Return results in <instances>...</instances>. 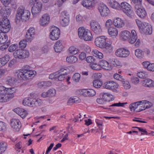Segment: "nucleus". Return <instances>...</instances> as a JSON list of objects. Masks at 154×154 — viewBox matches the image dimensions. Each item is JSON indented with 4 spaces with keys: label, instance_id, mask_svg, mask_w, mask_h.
I'll return each mask as SVG.
<instances>
[{
    "label": "nucleus",
    "instance_id": "nucleus-45",
    "mask_svg": "<svg viewBox=\"0 0 154 154\" xmlns=\"http://www.w3.org/2000/svg\"><path fill=\"white\" fill-rule=\"evenodd\" d=\"M137 75L140 78L145 79L147 77V74L145 72H141L137 73Z\"/></svg>",
    "mask_w": 154,
    "mask_h": 154
},
{
    "label": "nucleus",
    "instance_id": "nucleus-26",
    "mask_svg": "<svg viewBox=\"0 0 154 154\" xmlns=\"http://www.w3.org/2000/svg\"><path fill=\"white\" fill-rule=\"evenodd\" d=\"M108 32L109 35L112 37H116L118 34V32L117 29L114 27H110L108 29Z\"/></svg>",
    "mask_w": 154,
    "mask_h": 154
},
{
    "label": "nucleus",
    "instance_id": "nucleus-55",
    "mask_svg": "<svg viewBox=\"0 0 154 154\" xmlns=\"http://www.w3.org/2000/svg\"><path fill=\"white\" fill-rule=\"evenodd\" d=\"M10 44V41H9L7 42L6 43L2 44V45L1 46V50H4L7 48Z\"/></svg>",
    "mask_w": 154,
    "mask_h": 154
},
{
    "label": "nucleus",
    "instance_id": "nucleus-7",
    "mask_svg": "<svg viewBox=\"0 0 154 154\" xmlns=\"http://www.w3.org/2000/svg\"><path fill=\"white\" fill-rule=\"evenodd\" d=\"M1 32L3 33L8 32L11 28L10 22L6 17H1Z\"/></svg>",
    "mask_w": 154,
    "mask_h": 154
},
{
    "label": "nucleus",
    "instance_id": "nucleus-30",
    "mask_svg": "<svg viewBox=\"0 0 154 154\" xmlns=\"http://www.w3.org/2000/svg\"><path fill=\"white\" fill-rule=\"evenodd\" d=\"M109 3L112 8L119 10L121 4H119L116 1L113 0H110L109 2Z\"/></svg>",
    "mask_w": 154,
    "mask_h": 154
},
{
    "label": "nucleus",
    "instance_id": "nucleus-15",
    "mask_svg": "<svg viewBox=\"0 0 154 154\" xmlns=\"http://www.w3.org/2000/svg\"><path fill=\"white\" fill-rule=\"evenodd\" d=\"M135 8L137 14L140 17L143 18L146 16V11L141 6V5L139 6H135Z\"/></svg>",
    "mask_w": 154,
    "mask_h": 154
},
{
    "label": "nucleus",
    "instance_id": "nucleus-63",
    "mask_svg": "<svg viewBox=\"0 0 154 154\" xmlns=\"http://www.w3.org/2000/svg\"><path fill=\"white\" fill-rule=\"evenodd\" d=\"M63 16V18H69V15L68 13V12H67L66 11H64L62 12V13L61 14V16L60 17Z\"/></svg>",
    "mask_w": 154,
    "mask_h": 154
},
{
    "label": "nucleus",
    "instance_id": "nucleus-62",
    "mask_svg": "<svg viewBox=\"0 0 154 154\" xmlns=\"http://www.w3.org/2000/svg\"><path fill=\"white\" fill-rule=\"evenodd\" d=\"M11 0H1V2L5 7H7L10 3Z\"/></svg>",
    "mask_w": 154,
    "mask_h": 154
},
{
    "label": "nucleus",
    "instance_id": "nucleus-32",
    "mask_svg": "<svg viewBox=\"0 0 154 154\" xmlns=\"http://www.w3.org/2000/svg\"><path fill=\"white\" fill-rule=\"evenodd\" d=\"M80 102V99L77 97L75 96L69 98L68 101V105L74 103H78Z\"/></svg>",
    "mask_w": 154,
    "mask_h": 154
},
{
    "label": "nucleus",
    "instance_id": "nucleus-22",
    "mask_svg": "<svg viewBox=\"0 0 154 154\" xmlns=\"http://www.w3.org/2000/svg\"><path fill=\"white\" fill-rule=\"evenodd\" d=\"M100 96L101 97H102L103 100H105L106 102L107 101H108V102H110L114 100L113 96L109 93H102L100 94Z\"/></svg>",
    "mask_w": 154,
    "mask_h": 154
},
{
    "label": "nucleus",
    "instance_id": "nucleus-53",
    "mask_svg": "<svg viewBox=\"0 0 154 154\" xmlns=\"http://www.w3.org/2000/svg\"><path fill=\"white\" fill-rule=\"evenodd\" d=\"M86 1L88 3L87 6L91 8L93 6L96 2V0H86Z\"/></svg>",
    "mask_w": 154,
    "mask_h": 154
},
{
    "label": "nucleus",
    "instance_id": "nucleus-21",
    "mask_svg": "<svg viewBox=\"0 0 154 154\" xmlns=\"http://www.w3.org/2000/svg\"><path fill=\"white\" fill-rule=\"evenodd\" d=\"M145 101H140L133 103H131L129 105V108L131 111L137 112L136 109L138 108L140 105H142L143 103H144Z\"/></svg>",
    "mask_w": 154,
    "mask_h": 154
},
{
    "label": "nucleus",
    "instance_id": "nucleus-38",
    "mask_svg": "<svg viewBox=\"0 0 154 154\" xmlns=\"http://www.w3.org/2000/svg\"><path fill=\"white\" fill-rule=\"evenodd\" d=\"M146 87H152L153 86L154 82L152 80L148 79L144 80Z\"/></svg>",
    "mask_w": 154,
    "mask_h": 154
},
{
    "label": "nucleus",
    "instance_id": "nucleus-2",
    "mask_svg": "<svg viewBox=\"0 0 154 154\" xmlns=\"http://www.w3.org/2000/svg\"><path fill=\"white\" fill-rule=\"evenodd\" d=\"M30 67L28 65L23 66L22 69L17 71L15 73V76H17L18 79L26 80L34 75V72L30 70Z\"/></svg>",
    "mask_w": 154,
    "mask_h": 154
},
{
    "label": "nucleus",
    "instance_id": "nucleus-12",
    "mask_svg": "<svg viewBox=\"0 0 154 154\" xmlns=\"http://www.w3.org/2000/svg\"><path fill=\"white\" fill-rule=\"evenodd\" d=\"M10 125L11 127L16 131H19L21 127V123L20 120L16 119H12Z\"/></svg>",
    "mask_w": 154,
    "mask_h": 154
},
{
    "label": "nucleus",
    "instance_id": "nucleus-33",
    "mask_svg": "<svg viewBox=\"0 0 154 154\" xmlns=\"http://www.w3.org/2000/svg\"><path fill=\"white\" fill-rule=\"evenodd\" d=\"M66 61L68 63H75L78 60V58L75 56H71L67 57L66 59Z\"/></svg>",
    "mask_w": 154,
    "mask_h": 154
},
{
    "label": "nucleus",
    "instance_id": "nucleus-17",
    "mask_svg": "<svg viewBox=\"0 0 154 154\" xmlns=\"http://www.w3.org/2000/svg\"><path fill=\"white\" fill-rule=\"evenodd\" d=\"M35 29L33 27H30L27 30L25 36L26 41L28 42H30L32 40L35 35Z\"/></svg>",
    "mask_w": 154,
    "mask_h": 154
},
{
    "label": "nucleus",
    "instance_id": "nucleus-50",
    "mask_svg": "<svg viewBox=\"0 0 154 154\" xmlns=\"http://www.w3.org/2000/svg\"><path fill=\"white\" fill-rule=\"evenodd\" d=\"M80 78V75L78 73H75L72 77L73 80L76 82L79 81Z\"/></svg>",
    "mask_w": 154,
    "mask_h": 154
},
{
    "label": "nucleus",
    "instance_id": "nucleus-24",
    "mask_svg": "<svg viewBox=\"0 0 154 154\" xmlns=\"http://www.w3.org/2000/svg\"><path fill=\"white\" fill-rule=\"evenodd\" d=\"M11 13V10L10 9L7 7L3 8L1 10V16L2 17H8Z\"/></svg>",
    "mask_w": 154,
    "mask_h": 154
},
{
    "label": "nucleus",
    "instance_id": "nucleus-11",
    "mask_svg": "<svg viewBox=\"0 0 154 154\" xmlns=\"http://www.w3.org/2000/svg\"><path fill=\"white\" fill-rule=\"evenodd\" d=\"M115 54L117 57H126L129 55L130 52L128 50L124 48H120L118 49L116 51Z\"/></svg>",
    "mask_w": 154,
    "mask_h": 154
},
{
    "label": "nucleus",
    "instance_id": "nucleus-42",
    "mask_svg": "<svg viewBox=\"0 0 154 154\" xmlns=\"http://www.w3.org/2000/svg\"><path fill=\"white\" fill-rule=\"evenodd\" d=\"M26 38L21 41L19 43V47L21 49L25 48L26 45V42H27Z\"/></svg>",
    "mask_w": 154,
    "mask_h": 154
},
{
    "label": "nucleus",
    "instance_id": "nucleus-1",
    "mask_svg": "<svg viewBox=\"0 0 154 154\" xmlns=\"http://www.w3.org/2000/svg\"><path fill=\"white\" fill-rule=\"evenodd\" d=\"M16 92L14 87L6 88L1 86V102H6L14 96L13 94Z\"/></svg>",
    "mask_w": 154,
    "mask_h": 154
},
{
    "label": "nucleus",
    "instance_id": "nucleus-28",
    "mask_svg": "<svg viewBox=\"0 0 154 154\" xmlns=\"http://www.w3.org/2000/svg\"><path fill=\"white\" fill-rule=\"evenodd\" d=\"M63 45L62 43L60 41H57L54 46V48L55 51L57 52H60L63 48Z\"/></svg>",
    "mask_w": 154,
    "mask_h": 154
},
{
    "label": "nucleus",
    "instance_id": "nucleus-31",
    "mask_svg": "<svg viewBox=\"0 0 154 154\" xmlns=\"http://www.w3.org/2000/svg\"><path fill=\"white\" fill-rule=\"evenodd\" d=\"M15 78L11 77H9L8 78L7 81L8 83L10 85H14L15 83L17 82V80L18 79L17 76H15ZM19 79L21 80L22 79Z\"/></svg>",
    "mask_w": 154,
    "mask_h": 154
},
{
    "label": "nucleus",
    "instance_id": "nucleus-41",
    "mask_svg": "<svg viewBox=\"0 0 154 154\" xmlns=\"http://www.w3.org/2000/svg\"><path fill=\"white\" fill-rule=\"evenodd\" d=\"M68 51L70 54L74 55L77 54L78 51L77 49L73 46L70 47Z\"/></svg>",
    "mask_w": 154,
    "mask_h": 154
},
{
    "label": "nucleus",
    "instance_id": "nucleus-60",
    "mask_svg": "<svg viewBox=\"0 0 154 154\" xmlns=\"http://www.w3.org/2000/svg\"><path fill=\"white\" fill-rule=\"evenodd\" d=\"M145 101L144 103H143V104H144L145 108H146V109H148L150 108L151 106H152V103L150 102L147 101L146 100H143Z\"/></svg>",
    "mask_w": 154,
    "mask_h": 154
},
{
    "label": "nucleus",
    "instance_id": "nucleus-14",
    "mask_svg": "<svg viewBox=\"0 0 154 154\" xmlns=\"http://www.w3.org/2000/svg\"><path fill=\"white\" fill-rule=\"evenodd\" d=\"M98 10L102 16H108L110 13V11L105 5L102 4L98 7Z\"/></svg>",
    "mask_w": 154,
    "mask_h": 154
},
{
    "label": "nucleus",
    "instance_id": "nucleus-49",
    "mask_svg": "<svg viewBox=\"0 0 154 154\" xmlns=\"http://www.w3.org/2000/svg\"><path fill=\"white\" fill-rule=\"evenodd\" d=\"M57 78L58 80L59 81H62L64 80L66 76L63 73H61L60 74H58V73H57Z\"/></svg>",
    "mask_w": 154,
    "mask_h": 154
},
{
    "label": "nucleus",
    "instance_id": "nucleus-44",
    "mask_svg": "<svg viewBox=\"0 0 154 154\" xmlns=\"http://www.w3.org/2000/svg\"><path fill=\"white\" fill-rule=\"evenodd\" d=\"M95 57L99 59H102L103 57V55L101 52L98 51L97 50H94L93 51Z\"/></svg>",
    "mask_w": 154,
    "mask_h": 154
},
{
    "label": "nucleus",
    "instance_id": "nucleus-36",
    "mask_svg": "<svg viewBox=\"0 0 154 154\" xmlns=\"http://www.w3.org/2000/svg\"><path fill=\"white\" fill-rule=\"evenodd\" d=\"M23 49L17 50L14 53L13 55L16 58L22 59Z\"/></svg>",
    "mask_w": 154,
    "mask_h": 154
},
{
    "label": "nucleus",
    "instance_id": "nucleus-20",
    "mask_svg": "<svg viewBox=\"0 0 154 154\" xmlns=\"http://www.w3.org/2000/svg\"><path fill=\"white\" fill-rule=\"evenodd\" d=\"M14 111L23 119L25 118L28 114L26 110L20 108L14 109Z\"/></svg>",
    "mask_w": 154,
    "mask_h": 154
},
{
    "label": "nucleus",
    "instance_id": "nucleus-51",
    "mask_svg": "<svg viewBox=\"0 0 154 154\" xmlns=\"http://www.w3.org/2000/svg\"><path fill=\"white\" fill-rule=\"evenodd\" d=\"M22 59H24L28 58L29 55L28 51L25 50H23Z\"/></svg>",
    "mask_w": 154,
    "mask_h": 154
},
{
    "label": "nucleus",
    "instance_id": "nucleus-58",
    "mask_svg": "<svg viewBox=\"0 0 154 154\" xmlns=\"http://www.w3.org/2000/svg\"><path fill=\"white\" fill-rule=\"evenodd\" d=\"M91 68L95 70H99L100 69V66L96 63H94L91 65Z\"/></svg>",
    "mask_w": 154,
    "mask_h": 154
},
{
    "label": "nucleus",
    "instance_id": "nucleus-54",
    "mask_svg": "<svg viewBox=\"0 0 154 154\" xmlns=\"http://www.w3.org/2000/svg\"><path fill=\"white\" fill-rule=\"evenodd\" d=\"M114 78L115 79L122 82L124 81V79L122 78V76L117 73H115L114 75Z\"/></svg>",
    "mask_w": 154,
    "mask_h": 154
},
{
    "label": "nucleus",
    "instance_id": "nucleus-61",
    "mask_svg": "<svg viewBox=\"0 0 154 154\" xmlns=\"http://www.w3.org/2000/svg\"><path fill=\"white\" fill-rule=\"evenodd\" d=\"M88 96L92 97L94 96L96 94L95 91L92 89H88Z\"/></svg>",
    "mask_w": 154,
    "mask_h": 154
},
{
    "label": "nucleus",
    "instance_id": "nucleus-56",
    "mask_svg": "<svg viewBox=\"0 0 154 154\" xmlns=\"http://www.w3.org/2000/svg\"><path fill=\"white\" fill-rule=\"evenodd\" d=\"M57 72L58 74L63 73L66 76V75L68 74V73L67 68V67L62 68L61 69L60 71H58Z\"/></svg>",
    "mask_w": 154,
    "mask_h": 154
},
{
    "label": "nucleus",
    "instance_id": "nucleus-35",
    "mask_svg": "<svg viewBox=\"0 0 154 154\" xmlns=\"http://www.w3.org/2000/svg\"><path fill=\"white\" fill-rule=\"evenodd\" d=\"M9 59L10 57L8 55H6L1 58V63L2 66L5 65L9 60Z\"/></svg>",
    "mask_w": 154,
    "mask_h": 154
},
{
    "label": "nucleus",
    "instance_id": "nucleus-29",
    "mask_svg": "<svg viewBox=\"0 0 154 154\" xmlns=\"http://www.w3.org/2000/svg\"><path fill=\"white\" fill-rule=\"evenodd\" d=\"M120 36L122 39L125 40L128 39L131 37V34L128 31H124L121 32Z\"/></svg>",
    "mask_w": 154,
    "mask_h": 154
},
{
    "label": "nucleus",
    "instance_id": "nucleus-9",
    "mask_svg": "<svg viewBox=\"0 0 154 154\" xmlns=\"http://www.w3.org/2000/svg\"><path fill=\"white\" fill-rule=\"evenodd\" d=\"M90 26L92 30L96 34H99L102 32L100 25L96 21L92 20L90 23Z\"/></svg>",
    "mask_w": 154,
    "mask_h": 154
},
{
    "label": "nucleus",
    "instance_id": "nucleus-10",
    "mask_svg": "<svg viewBox=\"0 0 154 154\" xmlns=\"http://www.w3.org/2000/svg\"><path fill=\"white\" fill-rule=\"evenodd\" d=\"M106 38H105L104 36L98 37L95 39V44L97 47L102 48L106 44Z\"/></svg>",
    "mask_w": 154,
    "mask_h": 154
},
{
    "label": "nucleus",
    "instance_id": "nucleus-48",
    "mask_svg": "<svg viewBox=\"0 0 154 154\" xmlns=\"http://www.w3.org/2000/svg\"><path fill=\"white\" fill-rule=\"evenodd\" d=\"M48 94L49 97H52L55 96L56 91L54 89H51L48 91Z\"/></svg>",
    "mask_w": 154,
    "mask_h": 154
},
{
    "label": "nucleus",
    "instance_id": "nucleus-64",
    "mask_svg": "<svg viewBox=\"0 0 154 154\" xmlns=\"http://www.w3.org/2000/svg\"><path fill=\"white\" fill-rule=\"evenodd\" d=\"M131 79L132 82L135 84H138L139 82V79L136 77H132Z\"/></svg>",
    "mask_w": 154,
    "mask_h": 154
},
{
    "label": "nucleus",
    "instance_id": "nucleus-18",
    "mask_svg": "<svg viewBox=\"0 0 154 154\" xmlns=\"http://www.w3.org/2000/svg\"><path fill=\"white\" fill-rule=\"evenodd\" d=\"M50 17L48 14H45L41 18L39 24L42 26H46L49 23Z\"/></svg>",
    "mask_w": 154,
    "mask_h": 154
},
{
    "label": "nucleus",
    "instance_id": "nucleus-46",
    "mask_svg": "<svg viewBox=\"0 0 154 154\" xmlns=\"http://www.w3.org/2000/svg\"><path fill=\"white\" fill-rule=\"evenodd\" d=\"M1 131L4 133L6 132L7 129L6 124L4 122L1 121Z\"/></svg>",
    "mask_w": 154,
    "mask_h": 154
},
{
    "label": "nucleus",
    "instance_id": "nucleus-25",
    "mask_svg": "<svg viewBox=\"0 0 154 154\" xmlns=\"http://www.w3.org/2000/svg\"><path fill=\"white\" fill-rule=\"evenodd\" d=\"M104 47H103V51L106 53H111L112 52L113 47L112 45L106 43Z\"/></svg>",
    "mask_w": 154,
    "mask_h": 154
},
{
    "label": "nucleus",
    "instance_id": "nucleus-3",
    "mask_svg": "<svg viewBox=\"0 0 154 154\" xmlns=\"http://www.w3.org/2000/svg\"><path fill=\"white\" fill-rule=\"evenodd\" d=\"M30 15L29 11L25 10L24 7H20L17 11L15 21L16 23L19 22L20 20L23 21H26L29 19Z\"/></svg>",
    "mask_w": 154,
    "mask_h": 154
},
{
    "label": "nucleus",
    "instance_id": "nucleus-23",
    "mask_svg": "<svg viewBox=\"0 0 154 154\" xmlns=\"http://www.w3.org/2000/svg\"><path fill=\"white\" fill-rule=\"evenodd\" d=\"M99 64L101 67L104 69L109 70L111 69V66L109 65L108 62L105 60H101L99 62Z\"/></svg>",
    "mask_w": 154,
    "mask_h": 154
},
{
    "label": "nucleus",
    "instance_id": "nucleus-6",
    "mask_svg": "<svg viewBox=\"0 0 154 154\" xmlns=\"http://www.w3.org/2000/svg\"><path fill=\"white\" fill-rule=\"evenodd\" d=\"M23 103L24 105H27L33 107L41 105L42 103V101L40 99L26 98L23 100Z\"/></svg>",
    "mask_w": 154,
    "mask_h": 154
},
{
    "label": "nucleus",
    "instance_id": "nucleus-27",
    "mask_svg": "<svg viewBox=\"0 0 154 154\" xmlns=\"http://www.w3.org/2000/svg\"><path fill=\"white\" fill-rule=\"evenodd\" d=\"M114 25L120 28L122 27L124 25V23L122 19L119 18H117L114 21Z\"/></svg>",
    "mask_w": 154,
    "mask_h": 154
},
{
    "label": "nucleus",
    "instance_id": "nucleus-59",
    "mask_svg": "<svg viewBox=\"0 0 154 154\" xmlns=\"http://www.w3.org/2000/svg\"><path fill=\"white\" fill-rule=\"evenodd\" d=\"M95 59L94 57L90 56L87 57L86 58V61L89 63L94 62Z\"/></svg>",
    "mask_w": 154,
    "mask_h": 154
},
{
    "label": "nucleus",
    "instance_id": "nucleus-57",
    "mask_svg": "<svg viewBox=\"0 0 154 154\" xmlns=\"http://www.w3.org/2000/svg\"><path fill=\"white\" fill-rule=\"evenodd\" d=\"M17 47V44H13L11 45L9 48V51L10 52H12L15 51Z\"/></svg>",
    "mask_w": 154,
    "mask_h": 154
},
{
    "label": "nucleus",
    "instance_id": "nucleus-5",
    "mask_svg": "<svg viewBox=\"0 0 154 154\" xmlns=\"http://www.w3.org/2000/svg\"><path fill=\"white\" fill-rule=\"evenodd\" d=\"M119 10L122 11L128 17L132 18L134 16V13L131 9V6L126 2H122Z\"/></svg>",
    "mask_w": 154,
    "mask_h": 154
},
{
    "label": "nucleus",
    "instance_id": "nucleus-4",
    "mask_svg": "<svg viewBox=\"0 0 154 154\" xmlns=\"http://www.w3.org/2000/svg\"><path fill=\"white\" fill-rule=\"evenodd\" d=\"M78 35L80 38L85 41H91L92 35L90 31L85 29L83 27H81L78 29Z\"/></svg>",
    "mask_w": 154,
    "mask_h": 154
},
{
    "label": "nucleus",
    "instance_id": "nucleus-34",
    "mask_svg": "<svg viewBox=\"0 0 154 154\" xmlns=\"http://www.w3.org/2000/svg\"><path fill=\"white\" fill-rule=\"evenodd\" d=\"M93 84L94 87L96 88H99L102 85L103 82L100 79H97L93 81Z\"/></svg>",
    "mask_w": 154,
    "mask_h": 154
},
{
    "label": "nucleus",
    "instance_id": "nucleus-39",
    "mask_svg": "<svg viewBox=\"0 0 154 154\" xmlns=\"http://www.w3.org/2000/svg\"><path fill=\"white\" fill-rule=\"evenodd\" d=\"M7 144L5 142H1V154L4 153L7 147Z\"/></svg>",
    "mask_w": 154,
    "mask_h": 154
},
{
    "label": "nucleus",
    "instance_id": "nucleus-47",
    "mask_svg": "<svg viewBox=\"0 0 154 154\" xmlns=\"http://www.w3.org/2000/svg\"><path fill=\"white\" fill-rule=\"evenodd\" d=\"M51 83L49 82H41L38 83L37 84L38 87L40 88H44L47 84L51 85Z\"/></svg>",
    "mask_w": 154,
    "mask_h": 154
},
{
    "label": "nucleus",
    "instance_id": "nucleus-19",
    "mask_svg": "<svg viewBox=\"0 0 154 154\" xmlns=\"http://www.w3.org/2000/svg\"><path fill=\"white\" fill-rule=\"evenodd\" d=\"M104 87L106 89L115 90L118 87V85L115 82L109 81L104 83Z\"/></svg>",
    "mask_w": 154,
    "mask_h": 154
},
{
    "label": "nucleus",
    "instance_id": "nucleus-13",
    "mask_svg": "<svg viewBox=\"0 0 154 154\" xmlns=\"http://www.w3.org/2000/svg\"><path fill=\"white\" fill-rule=\"evenodd\" d=\"M36 4H34L32 9V13L33 15H34L39 13L41 11L42 6V3L41 2H36Z\"/></svg>",
    "mask_w": 154,
    "mask_h": 154
},
{
    "label": "nucleus",
    "instance_id": "nucleus-37",
    "mask_svg": "<svg viewBox=\"0 0 154 154\" xmlns=\"http://www.w3.org/2000/svg\"><path fill=\"white\" fill-rule=\"evenodd\" d=\"M63 17L62 16L60 17V19L61 20L60 23L63 26H65L68 25L69 23V18H63Z\"/></svg>",
    "mask_w": 154,
    "mask_h": 154
},
{
    "label": "nucleus",
    "instance_id": "nucleus-40",
    "mask_svg": "<svg viewBox=\"0 0 154 154\" xmlns=\"http://www.w3.org/2000/svg\"><path fill=\"white\" fill-rule=\"evenodd\" d=\"M3 33L2 35H1V45L6 43L8 39V36L5 33Z\"/></svg>",
    "mask_w": 154,
    "mask_h": 154
},
{
    "label": "nucleus",
    "instance_id": "nucleus-8",
    "mask_svg": "<svg viewBox=\"0 0 154 154\" xmlns=\"http://www.w3.org/2000/svg\"><path fill=\"white\" fill-rule=\"evenodd\" d=\"M50 37L52 40H57L60 34V30L57 27L54 26L51 27Z\"/></svg>",
    "mask_w": 154,
    "mask_h": 154
},
{
    "label": "nucleus",
    "instance_id": "nucleus-52",
    "mask_svg": "<svg viewBox=\"0 0 154 154\" xmlns=\"http://www.w3.org/2000/svg\"><path fill=\"white\" fill-rule=\"evenodd\" d=\"M122 82L125 88L127 89L131 88V86L129 82L127 81H125V79H124V81Z\"/></svg>",
    "mask_w": 154,
    "mask_h": 154
},
{
    "label": "nucleus",
    "instance_id": "nucleus-43",
    "mask_svg": "<svg viewBox=\"0 0 154 154\" xmlns=\"http://www.w3.org/2000/svg\"><path fill=\"white\" fill-rule=\"evenodd\" d=\"M144 54L142 50L140 49H137L135 51V55L138 57H142Z\"/></svg>",
    "mask_w": 154,
    "mask_h": 154
},
{
    "label": "nucleus",
    "instance_id": "nucleus-16",
    "mask_svg": "<svg viewBox=\"0 0 154 154\" xmlns=\"http://www.w3.org/2000/svg\"><path fill=\"white\" fill-rule=\"evenodd\" d=\"M142 33H143L146 35H151L152 33V27L148 23H145L143 24V28L140 30Z\"/></svg>",
    "mask_w": 154,
    "mask_h": 154
}]
</instances>
